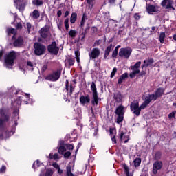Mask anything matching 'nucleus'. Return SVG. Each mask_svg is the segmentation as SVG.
<instances>
[{
    "label": "nucleus",
    "instance_id": "1",
    "mask_svg": "<svg viewBox=\"0 0 176 176\" xmlns=\"http://www.w3.org/2000/svg\"><path fill=\"white\" fill-rule=\"evenodd\" d=\"M28 100H30V94H23L22 96H19L16 99L12 100V108L14 109L12 122V123L14 122V125L10 132H7L6 130L1 132V134H0V140H6L9 138L10 135L14 134L16 127H17V120L19 119V108H20L22 101L28 105Z\"/></svg>",
    "mask_w": 176,
    "mask_h": 176
},
{
    "label": "nucleus",
    "instance_id": "2",
    "mask_svg": "<svg viewBox=\"0 0 176 176\" xmlns=\"http://www.w3.org/2000/svg\"><path fill=\"white\" fill-rule=\"evenodd\" d=\"M17 57V54L14 51H11L4 54V65L6 68H13L14 60Z\"/></svg>",
    "mask_w": 176,
    "mask_h": 176
},
{
    "label": "nucleus",
    "instance_id": "3",
    "mask_svg": "<svg viewBox=\"0 0 176 176\" xmlns=\"http://www.w3.org/2000/svg\"><path fill=\"white\" fill-rule=\"evenodd\" d=\"M116 113L117 114L116 123L120 124L123 122V119H124V107L120 105L116 111Z\"/></svg>",
    "mask_w": 176,
    "mask_h": 176
},
{
    "label": "nucleus",
    "instance_id": "4",
    "mask_svg": "<svg viewBox=\"0 0 176 176\" xmlns=\"http://www.w3.org/2000/svg\"><path fill=\"white\" fill-rule=\"evenodd\" d=\"M91 90L93 93L91 104L94 105H98V94L97 93V87L94 82H92L91 84Z\"/></svg>",
    "mask_w": 176,
    "mask_h": 176
},
{
    "label": "nucleus",
    "instance_id": "5",
    "mask_svg": "<svg viewBox=\"0 0 176 176\" xmlns=\"http://www.w3.org/2000/svg\"><path fill=\"white\" fill-rule=\"evenodd\" d=\"M8 120H9V116L6 115V112L3 109H0V129L5 127Z\"/></svg>",
    "mask_w": 176,
    "mask_h": 176
},
{
    "label": "nucleus",
    "instance_id": "6",
    "mask_svg": "<svg viewBox=\"0 0 176 176\" xmlns=\"http://www.w3.org/2000/svg\"><path fill=\"white\" fill-rule=\"evenodd\" d=\"M60 76H61V69H58L49 74L46 77V79L47 80H50L51 82H57V80L60 79Z\"/></svg>",
    "mask_w": 176,
    "mask_h": 176
},
{
    "label": "nucleus",
    "instance_id": "7",
    "mask_svg": "<svg viewBox=\"0 0 176 176\" xmlns=\"http://www.w3.org/2000/svg\"><path fill=\"white\" fill-rule=\"evenodd\" d=\"M43 166V170L40 173V176H52L53 175V170L50 168L46 169V166H43L39 160L36 161V167H41Z\"/></svg>",
    "mask_w": 176,
    "mask_h": 176
},
{
    "label": "nucleus",
    "instance_id": "8",
    "mask_svg": "<svg viewBox=\"0 0 176 176\" xmlns=\"http://www.w3.org/2000/svg\"><path fill=\"white\" fill-rule=\"evenodd\" d=\"M130 107L131 111H132L133 113L136 116H138L141 113V109L140 107V103H138V101L135 100L132 102Z\"/></svg>",
    "mask_w": 176,
    "mask_h": 176
},
{
    "label": "nucleus",
    "instance_id": "9",
    "mask_svg": "<svg viewBox=\"0 0 176 176\" xmlns=\"http://www.w3.org/2000/svg\"><path fill=\"white\" fill-rule=\"evenodd\" d=\"M34 53L36 56H42V54L45 53V50H46V47H45V45L38 43H34Z\"/></svg>",
    "mask_w": 176,
    "mask_h": 176
},
{
    "label": "nucleus",
    "instance_id": "10",
    "mask_svg": "<svg viewBox=\"0 0 176 176\" xmlns=\"http://www.w3.org/2000/svg\"><path fill=\"white\" fill-rule=\"evenodd\" d=\"M140 67H141V61L137 62L134 65L130 67V69L133 72L130 73V78H135L137 74H140Z\"/></svg>",
    "mask_w": 176,
    "mask_h": 176
},
{
    "label": "nucleus",
    "instance_id": "11",
    "mask_svg": "<svg viewBox=\"0 0 176 176\" xmlns=\"http://www.w3.org/2000/svg\"><path fill=\"white\" fill-rule=\"evenodd\" d=\"M131 52H133V50L130 47L120 48L118 54L120 57L129 58V57L131 56Z\"/></svg>",
    "mask_w": 176,
    "mask_h": 176
},
{
    "label": "nucleus",
    "instance_id": "12",
    "mask_svg": "<svg viewBox=\"0 0 176 176\" xmlns=\"http://www.w3.org/2000/svg\"><path fill=\"white\" fill-rule=\"evenodd\" d=\"M146 9L148 14H155V13H159L160 7L157 5L146 4Z\"/></svg>",
    "mask_w": 176,
    "mask_h": 176
},
{
    "label": "nucleus",
    "instance_id": "13",
    "mask_svg": "<svg viewBox=\"0 0 176 176\" xmlns=\"http://www.w3.org/2000/svg\"><path fill=\"white\" fill-rule=\"evenodd\" d=\"M14 6L16 7L20 12H23L25 9L27 5V0H14Z\"/></svg>",
    "mask_w": 176,
    "mask_h": 176
},
{
    "label": "nucleus",
    "instance_id": "14",
    "mask_svg": "<svg viewBox=\"0 0 176 176\" xmlns=\"http://www.w3.org/2000/svg\"><path fill=\"white\" fill-rule=\"evenodd\" d=\"M101 51L100 48H93L92 50L89 53L90 60H96L98 57H100Z\"/></svg>",
    "mask_w": 176,
    "mask_h": 176
},
{
    "label": "nucleus",
    "instance_id": "15",
    "mask_svg": "<svg viewBox=\"0 0 176 176\" xmlns=\"http://www.w3.org/2000/svg\"><path fill=\"white\" fill-rule=\"evenodd\" d=\"M173 3H174L173 0H163L162 2V6L166 9H168V10H175V8L173 7Z\"/></svg>",
    "mask_w": 176,
    "mask_h": 176
},
{
    "label": "nucleus",
    "instance_id": "16",
    "mask_svg": "<svg viewBox=\"0 0 176 176\" xmlns=\"http://www.w3.org/2000/svg\"><path fill=\"white\" fill-rule=\"evenodd\" d=\"M59 50L60 49L57 47V43H56V42H52V43L48 46V52L53 54L57 55Z\"/></svg>",
    "mask_w": 176,
    "mask_h": 176
},
{
    "label": "nucleus",
    "instance_id": "17",
    "mask_svg": "<svg viewBox=\"0 0 176 176\" xmlns=\"http://www.w3.org/2000/svg\"><path fill=\"white\" fill-rule=\"evenodd\" d=\"M163 167V162L162 161H156L153 166V174H157L159 170H162Z\"/></svg>",
    "mask_w": 176,
    "mask_h": 176
},
{
    "label": "nucleus",
    "instance_id": "18",
    "mask_svg": "<svg viewBox=\"0 0 176 176\" xmlns=\"http://www.w3.org/2000/svg\"><path fill=\"white\" fill-rule=\"evenodd\" d=\"M120 140L124 144H127L130 140V135L127 133V131L121 132L120 133Z\"/></svg>",
    "mask_w": 176,
    "mask_h": 176
},
{
    "label": "nucleus",
    "instance_id": "19",
    "mask_svg": "<svg viewBox=\"0 0 176 176\" xmlns=\"http://www.w3.org/2000/svg\"><path fill=\"white\" fill-rule=\"evenodd\" d=\"M67 151L65 148V144H64V141L60 140L58 145V152L60 153V155H64V152Z\"/></svg>",
    "mask_w": 176,
    "mask_h": 176
},
{
    "label": "nucleus",
    "instance_id": "20",
    "mask_svg": "<svg viewBox=\"0 0 176 176\" xmlns=\"http://www.w3.org/2000/svg\"><path fill=\"white\" fill-rule=\"evenodd\" d=\"M156 96H155L154 94H146L144 97V101L148 104H151L152 101H156Z\"/></svg>",
    "mask_w": 176,
    "mask_h": 176
},
{
    "label": "nucleus",
    "instance_id": "21",
    "mask_svg": "<svg viewBox=\"0 0 176 176\" xmlns=\"http://www.w3.org/2000/svg\"><path fill=\"white\" fill-rule=\"evenodd\" d=\"M80 102L83 106L87 105V104H89L90 103V97L89 96V95H87L86 96H82L80 98Z\"/></svg>",
    "mask_w": 176,
    "mask_h": 176
},
{
    "label": "nucleus",
    "instance_id": "22",
    "mask_svg": "<svg viewBox=\"0 0 176 176\" xmlns=\"http://www.w3.org/2000/svg\"><path fill=\"white\" fill-rule=\"evenodd\" d=\"M65 90L67 91V96H72V93H74V90H75V86L71 85H68V80H66V87Z\"/></svg>",
    "mask_w": 176,
    "mask_h": 176
},
{
    "label": "nucleus",
    "instance_id": "23",
    "mask_svg": "<svg viewBox=\"0 0 176 176\" xmlns=\"http://www.w3.org/2000/svg\"><path fill=\"white\" fill-rule=\"evenodd\" d=\"M40 34L42 38H47L49 36V27L45 26L40 30Z\"/></svg>",
    "mask_w": 176,
    "mask_h": 176
},
{
    "label": "nucleus",
    "instance_id": "24",
    "mask_svg": "<svg viewBox=\"0 0 176 176\" xmlns=\"http://www.w3.org/2000/svg\"><path fill=\"white\" fill-rule=\"evenodd\" d=\"M165 90L166 89L164 88H158L155 91V94H153L155 98L157 100L158 97H162V96H163V94H164Z\"/></svg>",
    "mask_w": 176,
    "mask_h": 176
},
{
    "label": "nucleus",
    "instance_id": "25",
    "mask_svg": "<svg viewBox=\"0 0 176 176\" xmlns=\"http://www.w3.org/2000/svg\"><path fill=\"white\" fill-rule=\"evenodd\" d=\"M114 100L116 101V102H122V100H123V96H122L120 92H116L114 94Z\"/></svg>",
    "mask_w": 176,
    "mask_h": 176
},
{
    "label": "nucleus",
    "instance_id": "26",
    "mask_svg": "<svg viewBox=\"0 0 176 176\" xmlns=\"http://www.w3.org/2000/svg\"><path fill=\"white\" fill-rule=\"evenodd\" d=\"M126 78H129V74L124 73L122 75H121L118 79V84L122 85L123 83L124 80H126Z\"/></svg>",
    "mask_w": 176,
    "mask_h": 176
},
{
    "label": "nucleus",
    "instance_id": "27",
    "mask_svg": "<svg viewBox=\"0 0 176 176\" xmlns=\"http://www.w3.org/2000/svg\"><path fill=\"white\" fill-rule=\"evenodd\" d=\"M72 171H74V168L71 165H68L66 167V176H75Z\"/></svg>",
    "mask_w": 176,
    "mask_h": 176
},
{
    "label": "nucleus",
    "instance_id": "28",
    "mask_svg": "<svg viewBox=\"0 0 176 176\" xmlns=\"http://www.w3.org/2000/svg\"><path fill=\"white\" fill-rule=\"evenodd\" d=\"M153 63H154L153 58H149L144 60V64L142 65V68L144 67H149Z\"/></svg>",
    "mask_w": 176,
    "mask_h": 176
},
{
    "label": "nucleus",
    "instance_id": "29",
    "mask_svg": "<svg viewBox=\"0 0 176 176\" xmlns=\"http://www.w3.org/2000/svg\"><path fill=\"white\" fill-rule=\"evenodd\" d=\"M8 91L10 94H19V93H21L20 90L16 89L14 86H12L10 88H8Z\"/></svg>",
    "mask_w": 176,
    "mask_h": 176
},
{
    "label": "nucleus",
    "instance_id": "30",
    "mask_svg": "<svg viewBox=\"0 0 176 176\" xmlns=\"http://www.w3.org/2000/svg\"><path fill=\"white\" fill-rule=\"evenodd\" d=\"M23 45V37L20 36L14 43V46L19 47Z\"/></svg>",
    "mask_w": 176,
    "mask_h": 176
},
{
    "label": "nucleus",
    "instance_id": "31",
    "mask_svg": "<svg viewBox=\"0 0 176 176\" xmlns=\"http://www.w3.org/2000/svg\"><path fill=\"white\" fill-rule=\"evenodd\" d=\"M49 158L50 159V160H60V157L58 156V154L55 153L54 155H53V153H51L49 155Z\"/></svg>",
    "mask_w": 176,
    "mask_h": 176
},
{
    "label": "nucleus",
    "instance_id": "32",
    "mask_svg": "<svg viewBox=\"0 0 176 176\" xmlns=\"http://www.w3.org/2000/svg\"><path fill=\"white\" fill-rule=\"evenodd\" d=\"M111 50H112V44L109 45L105 51H104V58H107L108 56H109V53H111Z\"/></svg>",
    "mask_w": 176,
    "mask_h": 176
},
{
    "label": "nucleus",
    "instance_id": "33",
    "mask_svg": "<svg viewBox=\"0 0 176 176\" xmlns=\"http://www.w3.org/2000/svg\"><path fill=\"white\" fill-rule=\"evenodd\" d=\"M140 165H141V158H136L133 161L134 167H140Z\"/></svg>",
    "mask_w": 176,
    "mask_h": 176
},
{
    "label": "nucleus",
    "instance_id": "34",
    "mask_svg": "<svg viewBox=\"0 0 176 176\" xmlns=\"http://www.w3.org/2000/svg\"><path fill=\"white\" fill-rule=\"evenodd\" d=\"M165 38H166V33L165 32H160V43H164Z\"/></svg>",
    "mask_w": 176,
    "mask_h": 176
},
{
    "label": "nucleus",
    "instance_id": "35",
    "mask_svg": "<svg viewBox=\"0 0 176 176\" xmlns=\"http://www.w3.org/2000/svg\"><path fill=\"white\" fill-rule=\"evenodd\" d=\"M176 111H172L168 114V118L169 120H174L175 119Z\"/></svg>",
    "mask_w": 176,
    "mask_h": 176
},
{
    "label": "nucleus",
    "instance_id": "36",
    "mask_svg": "<svg viewBox=\"0 0 176 176\" xmlns=\"http://www.w3.org/2000/svg\"><path fill=\"white\" fill-rule=\"evenodd\" d=\"M78 34V32L75 30H70L69 32V35L71 36V38H75Z\"/></svg>",
    "mask_w": 176,
    "mask_h": 176
},
{
    "label": "nucleus",
    "instance_id": "37",
    "mask_svg": "<svg viewBox=\"0 0 176 176\" xmlns=\"http://www.w3.org/2000/svg\"><path fill=\"white\" fill-rule=\"evenodd\" d=\"M32 3L36 6H41V5H43V0H34Z\"/></svg>",
    "mask_w": 176,
    "mask_h": 176
},
{
    "label": "nucleus",
    "instance_id": "38",
    "mask_svg": "<svg viewBox=\"0 0 176 176\" xmlns=\"http://www.w3.org/2000/svg\"><path fill=\"white\" fill-rule=\"evenodd\" d=\"M124 169L126 176H133V175L129 173V166H127V165L124 164Z\"/></svg>",
    "mask_w": 176,
    "mask_h": 176
},
{
    "label": "nucleus",
    "instance_id": "39",
    "mask_svg": "<svg viewBox=\"0 0 176 176\" xmlns=\"http://www.w3.org/2000/svg\"><path fill=\"white\" fill-rule=\"evenodd\" d=\"M27 68L29 71H34V63H31V61H28Z\"/></svg>",
    "mask_w": 176,
    "mask_h": 176
},
{
    "label": "nucleus",
    "instance_id": "40",
    "mask_svg": "<svg viewBox=\"0 0 176 176\" xmlns=\"http://www.w3.org/2000/svg\"><path fill=\"white\" fill-rule=\"evenodd\" d=\"M32 16L33 17V19H38L40 14H39V11L35 10L33 11Z\"/></svg>",
    "mask_w": 176,
    "mask_h": 176
},
{
    "label": "nucleus",
    "instance_id": "41",
    "mask_svg": "<svg viewBox=\"0 0 176 176\" xmlns=\"http://www.w3.org/2000/svg\"><path fill=\"white\" fill-rule=\"evenodd\" d=\"M76 13H73L72 14L70 18V23H72V24H74V23L76 21Z\"/></svg>",
    "mask_w": 176,
    "mask_h": 176
},
{
    "label": "nucleus",
    "instance_id": "42",
    "mask_svg": "<svg viewBox=\"0 0 176 176\" xmlns=\"http://www.w3.org/2000/svg\"><path fill=\"white\" fill-rule=\"evenodd\" d=\"M94 1H96V0H87L88 6H89V9H93V6H94Z\"/></svg>",
    "mask_w": 176,
    "mask_h": 176
},
{
    "label": "nucleus",
    "instance_id": "43",
    "mask_svg": "<svg viewBox=\"0 0 176 176\" xmlns=\"http://www.w3.org/2000/svg\"><path fill=\"white\" fill-rule=\"evenodd\" d=\"M7 33L8 34V35L9 34H16V29H14V28H8V29H7Z\"/></svg>",
    "mask_w": 176,
    "mask_h": 176
},
{
    "label": "nucleus",
    "instance_id": "44",
    "mask_svg": "<svg viewBox=\"0 0 176 176\" xmlns=\"http://www.w3.org/2000/svg\"><path fill=\"white\" fill-rule=\"evenodd\" d=\"M148 105H149V104L144 100V102L139 107L140 108V110L145 109V108H146V107H148Z\"/></svg>",
    "mask_w": 176,
    "mask_h": 176
},
{
    "label": "nucleus",
    "instance_id": "45",
    "mask_svg": "<svg viewBox=\"0 0 176 176\" xmlns=\"http://www.w3.org/2000/svg\"><path fill=\"white\" fill-rule=\"evenodd\" d=\"M160 159H162V153H160V152L156 153L155 155V160H160Z\"/></svg>",
    "mask_w": 176,
    "mask_h": 176
},
{
    "label": "nucleus",
    "instance_id": "46",
    "mask_svg": "<svg viewBox=\"0 0 176 176\" xmlns=\"http://www.w3.org/2000/svg\"><path fill=\"white\" fill-rule=\"evenodd\" d=\"M68 23H69V20L68 19H66L64 21V24L67 31H68L69 28V24Z\"/></svg>",
    "mask_w": 176,
    "mask_h": 176
},
{
    "label": "nucleus",
    "instance_id": "47",
    "mask_svg": "<svg viewBox=\"0 0 176 176\" xmlns=\"http://www.w3.org/2000/svg\"><path fill=\"white\" fill-rule=\"evenodd\" d=\"M116 72H118V68L114 67L113 69V71L111 72V78H113V76H115V75L116 74Z\"/></svg>",
    "mask_w": 176,
    "mask_h": 176
},
{
    "label": "nucleus",
    "instance_id": "48",
    "mask_svg": "<svg viewBox=\"0 0 176 176\" xmlns=\"http://www.w3.org/2000/svg\"><path fill=\"white\" fill-rule=\"evenodd\" d=\"M110 135L111 137H113V135H116V130L114 129H110Z\"/></svg>",
    "mask_w": 176,
    "mask_h": 176
},
{
    "label": "nucleus",
    "instance_id": "49",
    "mask_svg": "<svg viewBox=\"0 0 176 176\" xmlns=\"http://www.w3.org/2000/svg\"><path fill=\"white\" fill-rule=\"evenodd\" d=\"M6 166H2V167L0 168V173L4 174V173H6Z\"/></svg>",
    "mask_w": 176,
    "mask_h": 176
},
{
    "label": "nucleus",
    "instance_id": "50",
    "mask_svg": "<svg viewBox=\"0 0 176 176\" xmlns=\"http://www.w3.org/2000/svg\"><path fill=\"white\" fill-rule=\"evenodd\" d=\"M85 21H86V16L84 14L80 23L81 27H83L85 25Z\"/></svg>",
    "mask_w": 176,
    "mask_h": 176
},
{
    "label": "nucleus",
    "instance_id": "51",
    "mask_svg": "<svg viewBox=\"0 0 176 176\" xmlns=\"http://www.w3.org/2000/svg\"><path fill=\"white\" fill-rule=\"evenodd\" d=\"M66 148L69 151H72V149H74V145L67 144H66Z\"/></svg>",
    "mask_w": 176,
    "mask_h": 176
},
{
    "label": "nucleus",
    "instance_id": "52",
    "mask_svg": "<svg viewBox=\"0 0 176 176\" xmlns=\"http://www.w3.org/2000/svg\"><path fill=\"white\" fill-rule=\"evenodd\" d=\"M75 64V59H74V58H69V65H70V66H72V65H74Z\"/></svg>",
    "mask_w": 176,
    "mask_h": 176
},
{
    "label": "nucleus",
    "instance_id": "53",
    "mask_svg": "<svg viewBox=\"0 0 176 176\" xmlns=\"http://www.w3.org/2000/svg\"><path fill=\"white\" fill-rule=\"evenodd\" d=\"M69 156H71V152L67 151L66 153H64V157L65 159H68V157H69Z\"/></svg>",
    "mask_w": 176,
    "mask_h": 176
},
{
    "label": "nucleus",
    "instance_id": "54",
    "mask_svg": "<svg viewBox=\"0 0 176 176\" xmlns=\"http://www.w3.org/2000/svg\"><path fill=\"white\" fill-rule=\"evenodd\" d=\"M53 167H54V168H56V170H58V168H60V165H58V164H57L56 162H54L52 164Z\"/></svg>",
    "mask_w": 176,
    "mask_h": 176
},
{
    "label": "nucleus",
    "instance_id": "55",
    "mask_svg": "<svg viewBox=\"0 0 176 176\" xmlns=\"http://www.w3.org/2000/svg\"><path fill=\"white\" fill-rule=\"evenodd\" d=\"M26 27H27V30H28V32H31V27L32 26L30 23H28L26 24Z\"/></svg>",
    "mask_w": 176,
    "mask_h": 176
},
{
    "label": "nucleus",
    "instance_id": "56",
    "mask_svg": "<svg viewBox=\"0 0 176 176\" xmlns=\"http://www.w3.org/2000/svg\"><path fill=\"white\" fill-rule=\"evenodd\" d=\"M140 14H138V13H136V14H135V15H134V19H135V20H140Z\"/></svg>",
    "mask_w": 176,
    "mask_h": 176
},
{
    "label": "nucleus",
    "instance_id": "57",
    "mask_svg": "<svg viewBox=\"0 0 176 176\" xmlns=\"http://www.w3.org/2000/svg\"><path fill=\"white\" fill-rule=\"evenodd\" d=\"M111 140L113 144H116V135L111 137Z\"/></svg>",
    "mask_w": 176,
    "mask_h": 176
},
{
    "label": "nucleus",
    "instance_id": "58",
    "mask_svg": "<svg viewBox=\"0 0 176 176\" xmlns=\"http://www.w3.org/2000/svg\"><path fill=\"white\" fill-rule=\"evenodd\" d=\"M116 56H118V51H116V50H114L112 54V57L115 58L116 57Z\"/></svg>",
    "mask_w": 176,
    "mask_h": 176
},
{
    "label": "nucleus",
    "instance_id": "59",
    "mask_svg": "<svg viewBox=\"0 0 176 176\" xmlns=\"http://www.w3.org/2000/svg\"><path fill=\"white\" fill-rule=\"evenodd\" d=\"M63 169H61V168H58V169H57V173H58V174H59V175H61V174H63Z\"/></svg>",
    "mask_w": 176,
    "mask_h": 176
},
{
    "label": "nucleus",
    "instance_id": "60",
    "mask_svg": "<svg viewBox=\"0 0 176 176\" xmlns=\"http://www.w3.org/2000/svg\"><path fill=\"white\" fill-rule=\"evenodd\" d=\"M100 43V41L96 40L94 43V46H99Z\"/></svg>",
    "mask_w": 176,
    "mask_h": 176
},
{
    "label": "nucleus",
    "instance_id": "61",
    "mask_svg": "<svg viewBox=\"0 0 176 176\" xmlns=\"http://www.w3.org/2000/svg\"><path fill=\"white\" fill-rule=\"evenodd\" d=\"M75 56H76V57H80V52L79 51H76L75 52Z\"/></svg>",
    "mask_w": 176,
    "mask_h": 176
},
{
    "label": "nucleus",
    "instance_id": "62",
    "mask_svg": "<svg viewBox=\"0 0 176 176\" xmlns=\"http://www.w3.org/2000/svg\"><path fill=\"white\" fill-rule=\"evenodd\" d=\"M61 14H63V12H61V10H58L57 12L58 17H61Z\"/></svg>",
    "mask_w": 176,
    "mask_h": 176
},
{
    "label": "nucleus",
    "instance_id": "63",
    "mask_svg": "<svg viewBox=\"0 0 176 176\" xmlns=\"http://www.w3.org/2000/svg\"><path fill=\"white\" fill-rule=\"evenodd\" d=\"M43 71H46L47 69V65H44L42 68Z\"/></svg>",
    "mask_w": 176,
    "mask_h": 176
},
{
    "label": "nucleus",
    "instance_id": "64",
    "mask_svg": "<svg viewBox=\"0 0 176 176\" xmlns=\"http://www.w3.org/2000/svg\"><path fill=\"white\" fill-rule=\"evenodd\" d=\"M22 25H21V23H17V25H16V28L18 29V30H21V28H22Z\"/></svg>",
    "mask_w": 176,
    "mask_h": 176
}]
</instances>
